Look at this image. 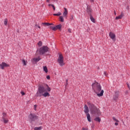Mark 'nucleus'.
<instances>
[{"instance_id":"19","label":"nucleus","mask_w":130,"mask_h":130,"mask_svg":"<svg viewBox=\"0 0 130 130\" xmlns=\"http://www.w3.org/2000/svg\"><path fill=\"white\" fill-rule=\"evenodd\" d=\"M89 16L90 21H91L92 23H95V18H94L92 15H89Z\"/></svg>"},{"instance_id":"43","label":"nucleus","mask_w":130,"mask_h":130,"mask_svg":"<svg viewBox=\"0 0 130 130\" xmlns=\"http://www.w3.org/2000/svg\"><path fill=\"white\" fill-rule=\"evenodd\" d=\"M91 3H93L94 2V0H90Z\"/></svg>"},{"instance_id":"4","label":"nucleus","mask_w":130,"mask_h":130,"mask_svg":"<svg viewBox=\"0 0 130 130\" xmlns=\"http://www.w3.org/2000/svg\"><path fill=\"white\" fill-rule=\"evenodd\" d=\"M28 119L30 122L35 121L38 119V116H37L35 113H30L28 116Z\"/></svg>"},{"instance_id":"32","label":"nucleus","mask_w":130,"mask_h":130,"mask_svg":"<svg viewBox=\"0 0 130 130\" xmlns=\"http://www.w3.org/2000/svg\"><path fill=\"white\" fill-rule=\"evenodd\" d=\"M68 31L69 33H72V29L71 28H68Z\"/></svg>"},{"instance_id":"47","label":"nucleus","mask_w":130,"mask_h":130,"mask_svg":"<svg viewBox=\"0 0 130 130\" xmlns=\"http://www.w3.org/2000/svg\"><path fill=\"white\" fill-rule=\"evenodd\" d=\"M53 9L54 11H55V7H54V8H53Z\"/></svg>"},{"instance_id":"28","label":"nucleus","mask_w":130,"mask_h":130,"mask_svg":"<svg viewBox=\"0 0 130 130\" xmlns=\"http://www.w3.org/2000/svg\"><path fill=\"white\" fill-rule=\"evenodd\" d=\"M112 119H113V120H114V121H116V122H119V121L117 120L115 117H113Z\"/></svg>"},{"instance_id":"24","label":"nucleus","mask_w":130,"mask_h":130,"mask_svg":"<svg viewBox=\"0 0 130 130\" xmlns=\"http://www.w3.org/2000/svg\"><path fill=\"white\" fill-rule=\"evenodd\" d=\"M59 20H60V22H64V20L63 19V16H60Z\"/></svg>"},{"instance_id":"26","label":"nucleus","mask_w":130,"mask_h":130,"mask_svg":"<svg viewBox=\"0 0 130 130\" xmlns=\"http://www.w3.org/2000/svg\"><path fill=\"white\" fill-rule=\"evenodd\" d=\"M22 62L23 64V66H27V63H26V61L24 59L22 60Z\"/></svg>"},{"instance_id":"9","label":"nucleus","mask_w":130,"mask_h":130,"mask_svg":"<svg viewBox=\"0 0 130 130\" xmlns=\"http://www.w3.org/2000/svg\"><path fill=\"white\" fill-rule=\"evenodd\" d=\"M87 105L89 107V108L90 111H92V110H94V109H95V108H97L95 106V105H94V104H93L90 102L87 103Z\"/></svg>"},{"instance_id":"20","label":"nucleus","mask_w":130,"mask_h":130,"mask_svg":"<svg viewBox=\"0 0 130 130\" xmlns=\"http://www.w3.org/2000/svg\"><path fill=\"white\" fill-rule=\"evenodd\" d=\"M94 120L95 121H98V122H101V118H100L99 117H98L94 119Z\"/></svg>"},{"instance_id":"5","label":"nucleus","mask_w":130,"mask_h":130,"mask_svg":"<svg viewBox=\"0 0 130 130\" xmlns=\"http://www.w3.org/2000/svg\"><path fill=\"white\" fill-rule=\"evenodd\" d=\"M57 61L60 66H64V62H63V56L62 55L60 54L57 59Z\"/></svg>"},{"instance_id":"30","label":"nucleus","mask_w":130,"mask_h":130,"mask_svg":"<svg viewBox=\"0 0 130 130\" xmlns=\"http://www.w3.org/2000/svg\"><path fill=\"white\" fill-rule=\"evenodd\" d=\"M38 45H39V46H42V42L39 41L38 43Z\"/></svg>"},{"instance_id":"42","label":"nucleus","mask_w":130,"mask_h":130,"mask_svg":"<svg viewBox=\"0 0 130 130\" xmlns=\"http://www.w3.org/2000/svg\"><path fill=\"white\" fill-rule=\"evenodd\" d=\"M128 9H129V6H127L126 9H127V10H128Z\"/></svg>"},{"instance_id":"25","label":"nucleus","mask_w":130,"mask_h":130,"mask_svg":"<svg viewBox=\"0 0 130 130\" xmlns=\"http://www.w3.org/2000/svg\"><path fill=\"white\" fill-rule=\"evenodd\" d=\"M42 25H44L45 26H49V25H50V23L48 22H43L42 23Z\"/></svg>"},{"instance_id":"7","label":"nucleus","mask_w":130,"mask_h":130,"mask_svg":"<svg viewBox=\"0 0 130 130\" xmlns=\"http://www.w3.org/2000/svg\"><path fill=\"white\" fill-rule=\"evenodd\" d=\"M114 95H113V99L115 101H116L117 99H118V98L119 97V91L118 90H116L114 91Z\"/></svg>"},{"instance_id":"8","label":"nucleus","mask_w":130,"mask_h":130,"mask_svg":"<svg viewBox=\"0 0 130 130\" xmlns=\"http://www.w3.org/2000/svg\"><path fill=\"white\" fill-rule=\"evenodd\" d=\"M9 67H10V65L5 62H3L0 64V69L1 70H5V68H9Z\"/></svg>"},{"instance_id":"50","label":"nucleus","mask_w":130,"mask_h":130,"mask_svg":"<svg viewBox=\"0 0 130 130\" xmlns=\"http://www.w3.org/2000/svg\"><path fill=\"white\" fill-rule=\"evenodd\" d=\"M66 81H67V83H68V80H67Z\"/></svg>"},{"instance_id":"1","label":"nucleus","mask_w":130,"mask_h":130,"mask_svg":"<svg viewBox=\"0 0 130 130\" xmlns=\"http://www.w3.org/2000/svg\"><path fill=\"white\" fill-rule=\"evenodd\" d=\"M50 91H51V89L48 85L45 86L40 85L39 87L36 96V97H41L42 96H43L44 97H49L50 94L47 92V91L50 92Z\"/></svg>"},{"instance_id":"37","label":"nucleus","mask_w":130,"mask_h":130,"mask_svg":"<svg viewBox=\"0 0 130 130\" xmlns=\"http://www.w3.org/2000/svg\"><path fill=\"white\" fill-rule=\"evenodd\" d=\"M74 19V17L73 15H71V20H73Z\"/></svg>"},{"instance_id":"16","label":"nucleus","mask_w":130,"mask_h":130,"mask_svg":"<svg viewBox=\"0 0 130 130\" xmlns=\"http://www.w3.org/2000/svg\"><path fill=\"white\" fill-rule=\"evenodd\" d=\"M86 115L87 116V119L89 122H91V116L90 115V114H86Z\"/></svg>"},{"instance_id":"18","label":"nucleus","mask_w":130,"mask_h":130,"mask_svg":"<svg viewBox=\"0 0 130 130\" xmlns=\"http://www.w3.org/2000/svg\"><path fill=\"white\" fill-rule=\"evenodd\" d=\"M33 59L35 62H38L39 60H41V58H40V57H38L37 58H34Z\"/></svg>"},{"instance_id":"13","label":"nucleus","mask_w":130,"mask_h":130,"mask_svg":"<svg viewBox=\"0 0 130 130\" xmlns=\"http://www.w3.org/2000/svg\"><path fill=\"white\" fill-rule=\"evenodd\" d=\"M124 16L123 13L122 12H121V14L118 16L116 17L115 20H119V19H122V17Z\"/></svg>"},{"instance_id":"15","label":"nucleus","mask_w":130,"mask_h":130,"mask_svg":"<svg viewBox=\"0 0 130 130\" xmlns=\"http://www.w3.org/2000/svg\"><path fill=\"white\" fill-rule=\"evenodd\" d=\"M54 24H53V23H50V25H49V28L52 29L53 31H55V27H54L55 26H54Z\"/></svg>"},{"instance_id":"45","label":"nucleus","mask_w":130,"mask_h":130,"mask_svg":"<svg viewBox=\"0 0 130 130\" xmlns=\"http://www.w3.org/2000/svg\"><path fill=\"white\" fill-rule=\"evenodd\" d=\"M52 4H49V5H48V6H49V7H50V6H52Z\"/></svg>"},{"instance_id":"14","label":"nucleus","mask_w":130,"mask_h":130,"mask_svg":"<svg viewBox=\"0 0 130 130\" xmlns=\"http://www.w3.org/2000/svg\"><path fill=\"white\" fill-rule=\"evenodd\" d=\"M61 27H62L61 24H59L58 25H56L54 27V28H55V31H56V30H60L61 29Z\"/></svg>"},{"instance_id":"48","label":"nucleus","mask_w":130,"mask_h":130,"mask_svg":"<svg viewBox=\"0 0 130 130\" xmlns=\"http://www.w3.org/2000/svg\"><path fill=\"white\" fill-rule=\"evenodd\" d=\"M47 3H49V0H46Z\"/></svg>"},{"instance_id":"35","label":"nucleus","mask_w":130,"mask_h":130,"mask_svg":"<svg viewBox=\"0 0 130 130\" xmlns=\"http://www.w3.org/2000/svg\"><path fill=\"white\" fill-rule=\"evenodd\" d=\"M21 94L22 95V96H24V95H25V92H21Z\"/></svg>"},{"instance_id":"40","label":"nucleus","mask_w":130,"mask_h":130,"mask_svg":"<svg viewBox=\"0 0 130 130\" xmlns=\"http://www.w3.org/2000/svg\"><path fill=\"white\" fill-rule=\"evenodd\" d=\"M125 93V94H127L128 93V91L127 90H126Z\"/></svg>"},{"instance_id":"39","label":"nucleus","mask_w":130,"mask_h":130,"mask_svg":"<svg viewBox=\"0 0 130 130\" xmlns=\"http://www.w3.org/2000/svg\"><path fill=\"white\" fill-rule=\"evenodd\" d=\"M104 75H105V76H107V73H106V72H104Z\"/></svg>"},{"instance_id":"49","label":"nucleus","mask_w":130,"mask_h":130,"mask_svg":"<svg viewBox=\"0 0 130 130\" xmlns=\"http://www.w3.org/2000/svg\"><path fill=\"white\" fill-rule=\"evenodd\" d=\"M34 106H35V108H36V107H37V106H36V105H35Z\"/></svg>"},{"instance_id":"11","label":"nucleus","mask_w":130,"mask_h":130,"mask_svg":"<svg viewBox=\"0 0 130 130\" xmlns=\"http://www.w3.org/2000/svg\"><path fill=\"white\" fill-rule=\"evenodd\" d=\"M86 12L87 13L88 16L92 15V9L90 7L87 6L86 9Z\"/></svg>"},{"instance_id":"29","label":"nucleus","mask_w":130,"mask_h":130,"mask_svg":"<svg viewBox=\"0 0 130 130\" xmlns=\"http://www.w3.org/2000/svg\"><path fill=\"white\" fill-rule=\"evenodd\" d=\"M4 24L7 26V25H8V19H5V21H4Z\"/></svg>"},{"instance_id":"3","label":"nucleus","mask_w":130,"mask_h":130,"mask_svg":"<svg viewBox=\"0 0 130 130\" xmlns=\"http://www.w3.org/2000/svg\"><path fill=\"white\" fill-rule=\"evenodd\" d=\"M102 87L100 84H97L95 89L94 90L95 93L97 94L98 97H101L103 96L104 90H101Z\"/></svg>"},{"instance_id":"33","label":"nucleus","mask_w":130,"mask_h":130,"mask_svg":"<svg viewBox=\"0 0 130 130\" xmlns=\"http://www.w3.org/2000/svg\"><path fill=\"white\" fill-rule=\"evenodd\" d=\"M46 78L47 80H50V76L49 75H47Z\"/></svg>"},{"instance_id":"21","label":"nucleus","mask_w":130,"mask_h":130,"mask_svg":"<svg viewBox=\"0 0 130 130\" xmlns=\"http://www.w3.org/2000/svg\"><path fill=\"white\" fill-rule=\"evenodd\" d=\"M2 118L3 119L4 123H8V122H9V120L6 119V118H5V117H3Z\"/></svg>"},{"instance_id":"27","label":"nucleus","mask_w":130,"mask_h":130,"mask_svg":"<svg viewBox=\"0 0 130 130\" xmlns=\"http://www.w3.org/2000/svg\"><path fill=\"white\" fill-rule=\"evenodd\" d=\"M61 12H58L57 14H54L53 16H61Z\"/></svg>"},{"instance_id":"31","label":"nucleus","mask_w":130,"mask_h":130,"mask_svg":"<svg viewBox=\"0 0 130 130\" xmlns=\"http://www.w3.org/2000/svg\"><path fill=\"white\" fill-rule=\"evenodd\" d=\"M35 26H36V28H39V29H40V28H41L40 26L38 25V24H36Z\"/></svg>"},{"instance_id":"46","label":"nucleus","mask_w":130,"mask_h":130,"mask_svg":"<svg viewBox=\"0 0 130 130\" xmlns=\"http://www.w3.org/2000/svg\"><path fill=\"white\" fill-rule=\"evenodd\" d=\"M114 15L115 16H116V12H115V11L114 12Z\"/></svg>"},{"instance_id":"10","label":"nucleus","mask_w":130,"mask_h":130,"mask_svg":"<svg viewBox=\"0 0 130 130\" xmlns=\"http://www.w3.org/2000/svg\"><path fill=\"white\" fill-rule=\"evenodd\" d=\"M109 35L110 38L113 40V41H115V40H116V39H115V34H114V33L112 32H110Z\"/></svg>"},{"instance_id":"41","label":"nucleus","mask_w":130,"mask_h":130,"mask_svg":"<svg viewBox=\"0 0 130 130\" xmlns=\"http://www.w3.org/2000/svg\"><path fill=\"white\" fill-rule=\"evenodd\" d=\"M118 124V123H117V122H115V125H117Z\"/></svg>"},{"instance_id":"12","label":"nucleus","mask_w":130,"mask_h":130,"mask_svg":"<svg viewBox=\"0 0 130 130\" xmlns=\"http://www.w3.org/2000/svg\"><path fill=\"white\" fill-rule=\"evenodd\" d=\"M84 113L85 114H89V107H88V106L87 105H84Z\"/></svg>"},{"instance_id":"44","label":"nucleus","mask_w":130,"mask_h":130,"mask_svg":"<svg viewBox=\"0 0 130 130\" xmlns=\"http://www.w3.org/2000/svg\"><path fill=\"white\" fill-rule=\"evenodd\" d=\"M52 7L53 9L54 8H55V7H54V5H52Z\"/></svg>"},{"instance_id":"34","label":"nucleus","mask_w":130,"mask_h":130,"mask_svg":"<svg viewBox=\"0 0 130 130\" xmlns=\"http://www.w3.org/2000/svg\"><path fill=\"white\" fill-rule=\"evenodd\" d=\"M3 115L4 117V116H6V115H7V114L6 113H3Z\"/></svg>"},{"instance_id":"38","label":"nucleus","mask_w":130,"mask_h":130,"mask_svg":"<svg viewBox=\"0 0 130 130\" xmlns=\"http://www.w3.org/2000/svg\"><path fill=\"white\" fill-rule=\"evenodd\" d=\"M127 87H128L129 90H130V86H129V85H128V84H127Z\"/></svg>"},{"instance_id":"36","label":"nucleus","mask_w":130,"mask_h":130,"mask_svg":"<svg viewBox=\"0 0 130 130\" xmlns=\"http://www.w3.org/2000/svg\"><path fill=\"white\" fill-rule=\"evenodd\" d=\"M82 130H88V128H85V127H83L82 128Z\"/></svg>"},{"instance_id":"2","label":"nucleus","mask_w":130,"mask_h":130,"mask_svg":"<svg viewBox=\"0 0 130 130\" xmlns=\"http://www.w3.org/2000/svg\"><path fill=\"white\" fill-rule=\"evenodd\" d=\"M48 51H49V48L46 46H43L39 49H38L36 52L40 54V55H45V56H46L47 54L45 53H47Z\"/></svg>"},{"instance_id":"17","label":"nucleus","mask_w":130,"mask_h":130,"mask_svg":"<svg viewBox=\"0 0 130 130\" xmlns=\"http://www.w3.org/2000/svg\"><path fill=\"white\" fill-rule=\"evenodd\" d=\"M64 11L63 13V17H67V15H68V9L67 8H64Z\"/></svg>"},{"instance_id":"23","label":"nucleus","mask_w":130,"mask_h":130,"mask_svg":"<svg viewBox=\"0 0 130 130\" xmlns=\"http://www.w3.org/2000/svg\"><path fill=\"white\" fill-rule=\"evenodd\" d=\"M43 70L45 73H47L48 72V70L47 69V67L46 66L44 67Z\"/></svg>"},{"instance_id":"22","label":"nucleus","mask_w":130,"mask_h":130,"mask_svg":"<svg viewBox=\"0 0 130 130\" xmlns=\"http://www.w3.org/2000/svg\"><path fill=\"white\" fill-rule=\"evenodd\" d=\"M42 129V126L35 127L34 130H41Z\"/></svg>"},{"instance_id":"6","label":"nucleus","mask_w":130,"mask_h":130,"mask_svg":"<svg viewBox=\"0 0 130 130\" xmlns=\"http://www.w3.org/2000/svg\"><path fill=\"white\" fill-rule=\"evenodd\" d=\"M92 114H94L96 116H100L101 115V112H100V110L95 108L92 111H91Z\"/></svg>"}]
</instances>
